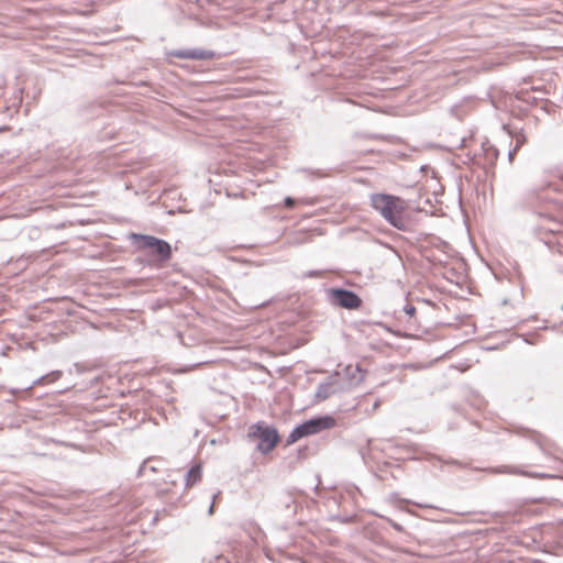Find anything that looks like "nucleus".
Listing matches in <instances>:
<instances>
[{
    "label": "nucleus",
    "mask_w": 563,
    "mask_h": 563,
    "mask_svg": "<svg viewBox=\"0 0 563 563\" xmlns=\"http://www.w3.org/2000/svg\"><path fill=\"white\" fill-rule=\"evenodd\" d=\"M371 203L390 225L398 230H407L408 221L405 217V201L402 199L389 196V194H373Z\"/></svg>",
    "instance_id": "obj_1"
},
{
    "label": "nucleus",
    "mask_w": 563,
    "mask_h": 563,
    "mask_svg": "<svg viewBox=\"0 0 563 563\" xmlns=\"http://www.w3.org/2000/svg\"><path fill=\"white\" fill-rule=\"evenodd\" d=\"M335 427V419L331 416L314 417L295 427L287 439L288 443H295L305 437L322 432V430Z\"/></svg>",
    "instance_id": "obj_2"
},
{
    "label": "nucleus",
    "mask_w": 563,
    "mask_h": 563,
    "mask_svg": "<svg viewBox=\"0 0 563 563\" xmlns=\"http://www.w3.org/2000/svg\"><path fill=\"white\" fill-rule=\"evenodd\" d=\"M132 240L136 243L140 249L148 250L157 261L165 263L172 257V246L169 242L159 240L157 236L144 235V234H132Z\"/></svg>",
    "instance_id": "obj_3"
},
{
    "label": "nucleus",
    "mask_w": 563,
    "mask_h": 563,
    "mask_svg": "<svg viewBox=\"0 0 563 563\" xmlns=\"http://www.w3.org/2000/svg\"><path fill=\"white\" fill-rule=\"evenodd\" d=\"M249 437L260 439L257 449L261 453L264 454H267L269 451L274 450L279 440L276 428L272 426H265L264 422L261 421L251 426Z\"/></svg>",
    "instance_id": "obj_4"
},
{
    "label": "nucleus",
    "mask_w": 563,
    "mask_h": 563,
    "mask_svg": "<svg viewBox=\"0 0 563 563\" xmlns=\"http://www.w3.org/2000/svg\"><path fill=\"white\" fill-rule=\"evenodd\" d=\"M344 374L335 372L317 387L316 398L318 400H325L331 395L343 393L345 390Z\"/></svg>",
    "instance_id": "obj_5"
},
{
    "label": "nucleus",
    "mask_w": 563,
    "mask_h": 563,
    "mask_svg": "<svg viewBox=\"0 0 563 563\" xmlns=\"http://www.w3.org/2000/svg\"><path fill=\"white\" fill-rule=\"evenodd\" d=\"M332 303L342 308L357 309L362 305V300L357 292L349 289H330L328 291Z\"/></svg>",
    "instance_id": "obj_6"
},
{
    "label": "nucleus",
    "mask_w": 563,
    "mask_h": 563,
    "mask_svg": "<svg viewBox=\"0 0 563 563\" xmlns=\"http://www.w3.org/2000/svg\"><path fill=\"white\" fill-rule=\"evenodd\" d=\"M172 55L179 58H190V60H211V58L216 57V52L200 48L177 49Z\"/></svg>",
    "instance_id": "obj_7"
},
{
    "label": "nucleus",
    "mask_w": 563,
    "mask_h": 563,
    "mask_svg": "<svg viewBox=\"0 0 563 563\" xmlns=\"http://www.w3.org/2000/svg\"><path fill=\"white\" fill-rule=\"evenodd\" d=\"M342 374L343 383L346 385L345 390L361 384V382L364 379V373L360 366H347L344 368Z\"/></svg>",
    "instance_id": "obj_8"
},
{
    "label": "nucleus",
    "mask_w": 563,
    "mask_h": 563,
    "mask_svg": "<svg viewBox=\"0 0 563 563\" xmlns=\"http://www.w3.org/2000/svg\"><path fill=\"white\" fill-rule=\"evenodd\" d=\"M202 477V466L200 464L192 465L186 475V487L195 486Z\"/></svg>",
    "instance_id": "obj_9"
},
{
    "label": "nucleus",
    "mask_w": 563,
    "mask_h": 563,
    "mask_svg": "<svg viewBox=\"0 0 563 563\" xmlns=\"http://www.w3.org/2000/svg\"><path fill=\"white\" fill-rule=\"evenodd\" d=\"M498 472L520 473L519 471L514 470V468L498 470ZM521 474L526 475V476H532V477H545L547 476L544 474H527V472H521Z\"/></svg>",
    "instance_id": "obj_10"
},
{
    "label": "nucleus",
    "mask_w": 563,
    "mask_h": 563,
    "mask_svg": "<svg viewBox=\"0 0 563 563\" xmlns=\"http://www.w3.org/2000/svg\"><path fill=\"white\" fill-rule=\"evenodd\" d=\"M527 142V137L525 134H518L517 137H516V145H515V148L514 151H518L520 148V146H522V144H525Z\"/></svg>",
    "instance_id": "obj_11"
},
{
    "label": "nucleus",
    "mask_w": 563,
    "mask_h": 563,
    "mask_svg": "<svg viewBox=\"0 0 563 563\" xmlns=\"http://www.w3.org/2000/svg\"><path fill=\"white\" fill-rule=\"evenodd\" d=\"M60 375H62L60 372H52L49 374H46V376L38 378L37 382L40 383V380H46V379L55 380V379L59 378Z\"/></svg>",
    "instance_id": "obj_12"
},
{
    "label": "nucleus",
    "mask_w": 563,
    "mask_h": 563,
    "mask_svg": "<svg viewBox=\"0 0 563 563\" xmlns=\"http://www.w3.org/2000/svg\"><path fill=\"white\" fill-rule=\"evenodd\" d=\"M295 205H296V201H295L294 198H291V197H286L285 198V206H286V208H294Z\"/></svg>",
    "instance_id": "obj_13"
},
{
    "label": "nucleus",
    "mask_w": 563,
    "mask_h": 563,
    "mask_svg": "<svg viewBox=\"0 0 563 563\" xmlns=\"http://www.w3.org/2000/svg\"><path fill=\"white\" fill-rule=\"evenodd\" d=\"M404 311H405L409 317H412V314H415L417 310H416V307H413V306H406V307L404 308Z\"/></svg>",
    "instance_id": "obj_14"
},
{
    "label": "nucleus",
    "mask_w": 563,
    "mask_h": 563,
    "mask_svg": "<svg viewBox=\"0 0 563 563\" xmlns=\"http://www.w3.org/2000/svg\"><path fill=\"white\" fill-rule=\"evenodd\" d=\"M218 495H219V493L214 494L213 497H212V503H211V505H210V507L208 509V514L209 515H212L213 511H214V503L217 500Z\"/></svg>",
    "instance_id": "obj_15"
},
{
    "label": "nucleus",
    "mask_w": 563,
    "mask_h": 563,
    "mask_svg": "<svg viewBox=\"0 0 563 563\" xmlns=\"http://www.w3.org/2000/svg\"><path fill=\"white\" fill-rule=\"evenodd\" d=\"M391 526H393V528H394L395 530H398V531L402 530L401 526H400V525H398V523H391Z\"/></svg>",
    "instance_id": "obj_16"
},
{
    "label": "nucleus",
    "mask_w": 563,
    "mask_h": 563,
    "mask_svg": "<svg viewBox=\"0 0 563 563\" xmlns=\"http://www.w3.org/2000/svg\"><path fill=\"white\" fill-rule=\"evenodd\" d=\"M517 152H514V150H511L509 153H508V156H509V159H514V156Z\"/></svg>",
    "instance_id": "obj_17"
},
{
    "label": "nucleus",
    "mask_w": 563,
    "mask_h": 563,
    "mask_svg": "<svg viewBox=\"0 0 563 563\" xmlns=\"http://www.w3.org/2000/svg\"><path fill=\"white\" fill-rule=\"evenodd\" d=\"M396 498V493H393L390 499Z\"/></svg>",
    "instance_id": "obj_18"
},
{
    "label": "nucleus",
    "mask_w": 563,
    "mask_h": 563,
    "mask_svg": "<svg viewBox=\"0 0 563 563\" xmlns=\"http://www.w3.org/2000/svg\"><path fill=\"white\" fill-rule=\"evenodd\" d=\"M316 273H308V276H314Z\"/></svg>",
    "instance_id": "obj_19"
}]
</instances>
